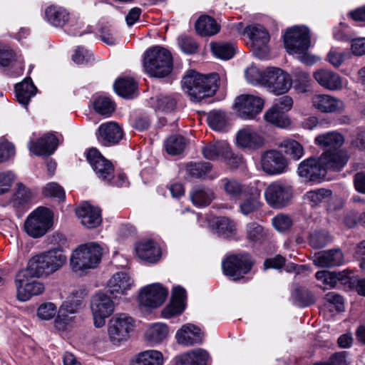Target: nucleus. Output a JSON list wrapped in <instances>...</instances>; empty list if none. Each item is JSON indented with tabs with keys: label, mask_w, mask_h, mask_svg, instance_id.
I'll use <instances>...</instances> for the list:
<instances>
[{
	"label": "nucleus",
	"mask_w": 365,
	"mask_h": 365,
	"mask_svg": "<svg viewBox=\"0 0 365 365\" xmlns=\"http://www.w3.org/2000/svg\"><path fill=\"white\" fill-rule=\"evenodd\" d=\"M347 160V154L344 151L324 152L319 157L302 160L298 165L297 174L305 182L320 183L329 171L340 170Z\"/></svg>",
	"instance_id": "1"
},
{
	"label": "nucleus",
	"mask_w": 365,
	"mask_h": 365,
	"mask_svg": "<svg viewBox=\"0 0 365 365\" xmlns=\"http://www.w3.org/2000/svg\"><path fill=\"white\" fill-rule=\"evenodd\" d=\"M66 260L61 249L53 248L32 257L22 270L36 278L46 277L60 269Z\"/></svg>",
	"instance_id": "2"
},
{
	"label": "nucleus",
	"mask_w": 365,
	"mask_h": 365,
	"mask_svg": "<svg viewBox=\"0 0 365 365\" xmlns=\"http://www.w3.org/2000/svg\"><path fill=\"white\" fill-rule=\"evenodd\" d=\"M284 42L287 52L297 55V58L305 64L312 65L316 62L314 56L308 53L310 47L309 30L304 26H294L287 29Z\"/></svg>",
	"instance_id": "3"
},
{
	"label": "nucleus",
	"mask_w": 365,
	"mask_h": 365,
	"mask_svg": "<svg viewBox=\"0 0 365 365\" xmlns=\"http://www.w3.org/2000/svg\"><path fill=\"white\" fill-rule=\"evenodd\" d=\"M103 249L95 242H89L77 246L71 252L70 266L76 273H84L96 268L101 263Z\"/></svg>",
	"instance_id": "4"
},
{
	"label": "nucleus",
	"mask_w": 365,
	"mask_h": 365,
	"mask_svg": "<svg viewBox=\"0 0 365 365\" xmlns=\"http://www.w3.org/2000/svg\"><path fill=\"white\" fill-rule=\"evenodd\" d=\"M217 80L218 76L216 73L203 76L191 71L183 78L182 85L190 99L198 102L215 94L218 87Z\"/></svg>",
	"instance_id": "5"
},
{
	"label": "nucleus",
	"mask_w": 365,
	"mask_h": 365,
	"mask_svg": "<svg viewBox=\"0 0 365 365\" xmlns=\"http://www.w3.org/2000/svg\"><path fill=\"white\" fill-rule=\"evenodd\" d=\"M145 72L151 77L163 78L173 69V58L169 51L156 46L148 49L144 56Z\"/></svg>",
	"instance_id": "6"
},
{
	"label": "nucleus",
	"mask_w": 365,
	"mask_h": 365,
	"mask_svg": "<svg viewBox=\"0 0 365 365\" xmlns=\"http://www.w3.org/2000/svg\"><path fill=\"white\" fill-rule=\"evenodd\" d=\"M135 322L131 317L125 313L116 314L108 324V336L111 344L120 346L128 340L133 331Z\"/></svg>",
	"instance_id": "7"
},
{
	"label": "nucleus",
	"mask_w": 365,
	"mask_h": 365,
	"mask_svg": "<svg viewBox=\"0 0 365 365\" xmlns=\"http://www.w3.org/2000/svg\"><path fill=\"white\" fill-rule=\"evenodd\" d=\"M53 214L46 207H38L27 217L24 222L26 232L34 238L43 236L52 227Z\"/></svg>",
	"instance_id": "8"
},
{
	"label": "nucleus",
	"mask_w": 365,
	"mask_h": 365,
	"mask_svg": "<svg viewBox=\"0 0 365 365\" xmlns=\"http://www.w3.org/2000/svg\"><path fill=\"white\" fill-rule=\"evenodd\" d=\"M264 100L256 94H241L234 103L236 115L243 120H253L263 110Z\"/></svg>",
	"instance_id": "9"
},
{
	"label": "nucleus",
	"mask_w": 365,
	"mask_h": 365,
	"mask_svg": "<svg viewBox=\"0 0 365 365\" xmlns=\"http://www.w3.org/2000/svg\"><path fill=\"white\" fill-rule=\"evenodd\" d=\"M33 275L20 270L15 276L14 284L16 290V298L20 302H26L32 296L38 295L43 292L44 284L36 280Z\"/></svg>",
	"instance_id": "10"
},
{
	"label": "nucleus",
	"mask_w": 365,
	"mask_h": 365,
	"mask_svg": "<svg viewBox=\"0 0 365 365\" xmlns=\"http://www.w3.org/2000/svg\"><path fill=\"white\" fill-rule=\"evenodd\" d=\"M293 196V188L287 182L277 180L270 183L264 190L267 202L274 208L286 206Z\"/></svg>",
	"instance_id": "11"
},
{
	"label": "nucleus",
	"mask_w": 365,
	"mask_h": 365,
	"mask_svg": "<svg viewBox=\"0 0 365 365\" xmlns=\"http://www.w3.org/2000/svg\"><path fill=\"white\" fill-rule=\"evenodd\" d=\"M244 34L249 38L254 54L260 59L264 58L269 51V35L267 29L260 24H252L246 26Z\"/></svg>",
	"instance_id": "12"
},
{
	"label": "nucleus",
	"mask_w": 365,
	"mask_h": 365,
	"mask_svg": "<svg viewBox=\"0 0 365 365\" xmlns=\"http://www.w3.org/2000/svg\"><path fill=\"white\" fill-rule=\"evenodd\" d=\"M90 307L94 326L101 328L105 325L106 319L113 313L115 305L109 296L98 292L91 298Z\"/></svg>",
	"instance_id": "13"
},
{
	"label": "nucleus",
	"mask_w": 365,
	"mask_h": 365,
	"mask_svg": "<svg viewBox=\"0 0 365 365\" xmlns=\"http://www.w3.org/2000/svg\"><path fill=\"white\" fill-rule=\"evenodd\" d=\"M168 289L160 283L148 284L140 289L138 295L139 304L141 307L156 309L166 300Z\"/></svg>",
	"instance_id": "14"
},
{
	"label": "nucleus",
	"mask_w": 365,
	"mask_h": 365,
	"mask_svg": "<svg viewBox=\"0 0 365 365\" xmlns=\"http://www.w3.org/2000/svg\"><path fill=\"white\" fill-rule=\"evenodd\" d=\"M222 266L226 276L237 280L250 271L252 262L247 254L232 255L222 262Z\"/></svg>",
	"instance_id": "15"
},
{
	"label": "nucleus",
	"mask_w": 365,
	"mask_h": 365,
	"mask_svg": "<svg viewBox=\"0 0 365 365\" xmlns=\"http://www.w3.org/2000/svg\"><path fill=\"white\" fill-rule=\"evenodd\" d=\"M292 80L287 72L281 68L270 67L266 69V86L276 95L287 93L292 87Z\"/></svg>",
	"instance_id": "16"
},
{
	"label": "nucleus",
	"mask_w": 365,
	"mask_h": 365,
	"mask_svg": "<svg viewBox=\"0 0 365 365\" xmlns=\"http://www.w3.org/2000/svg\"><path fill=\"white\" fill-rule=\"evenodd\" d=\"M86 155L88 162L98 178L105 182H110L114 172L112 163L106 160L96 148L89 149Z\"/></svg>",
	"instance_id": "17"
},
{
	"label": "nucleus",
	"mask_w": 365,
	"mask_h": 365,
	"mask_svg": "<svg viewBox=\"0 0 365 365\" xmlns=\"http://www.w3.org/2000/svg\"><path fill=\"white\" fill-rule=\"evenodd\" d=\"M261 166L269 175H279L287 171L288 162L279 151L269 150L262 154Z\"/></svg>",
	"instance_id": "18"
},
{
	"label": "nucleus",
	"mask_w": 365,
	"mask_h": 365,
	"mask_svg": "<svg viewBox=\"0 0 365 365\" xmlns=\"http://www.w3.org/2000/svg\"><path fill=\"white\" fill-rule=\"evenodd\" d=\"M311 103L314 109L324 113H340L345 108V104L341 99L329 94L314 95Z\"/></svg>",
	"instance_id": "19"
},
{
	"label": "nucleus",
	"mask_w": 365,
	"mask_h": 365,
	"mask_svg": "<svg viewBox=\"0 0 365 365\" xmlns=\"http://www.w3.org/2000/svg\"><path fill=\"white\" fill-rule=\"evenodd\" d=\"M76 214L81 225L88 229L96 228L102 222L101 209L87 202L81 203L76 209Z\"/></svg>",
	"instance_id": "20"
},
{
	"label": "nucleus",
	"mask_w": 365,
	"mask_h": 365,
	"mask_svg": "<svg viewBox=\"0 0 365 365\" xmlns=\"http://www.w3.org/2000/svg\"><path fill=\"white\" fill-rule=\"evenodd\" d=\"M97 138L104 145L109 146L118 143L123 138L122 128L115 122L102 123L98 128Z\"/></svg>",
	"instance_id": "21"
},
{
	"label": "nucleus",
	"mask_w": 365,
	"mask_h": 365,
	"mask_svg": "<svg viewBox=\"0 0 365 365\" xmlns=\"http://www.w3.org/2000/svg\"><path fill=\"white\" fill-rule=\"evenodd\" d=\"M133 286V279L125 272H118L113 274L107 283L108 292L115 297L125 295Z\"/></svg>",
	"instance_id": "22"
},
{
	"label": "nucleus",
	"mask_w": 365,
	"mask_h": 365,
	"mask_svg": "<svg viewBox=\"0 0 365 365\" xmlns=\"http://www.w3.org/2000/svg\"><path fill=\"white\" fill-rule=\"evenodd\" d=\"M175 339L179 344L192 346L202 343L203 333L196 325L187 323L176 331Z\"/></svg>",
	"instance_id": "23"
},
{
	"label": "nucleus",
	"mask_w": 365,
	"mask_h": 365,
	"mask_svg": "<svg viewBox=\"0 0 365 365\" xmlns=\"http://www.w3.org/2000/svg\"><path fill=\"white\" fill-rule=\"evenodd\" d=\"M137 256L149 263L157 262L161 257V251L158 245L151 240H143L135 245Z\"/></svg>",
	"instance_id": "24"
},
{
	"label": "nucleus",
	"mask_w": 365,
	"mask_h": 365,
	"mask_svg": "<svg viewBox=\"0 0 365 365\" xmlns=\"http://www.w3.org/2000/svg\"><path fill=\"white\" fill-rule=\"evenodd\" d=\"M58 143V138L53 134L48 133L36 142L31 140L29 143V149L36 155H50L56 150Z\"/></svg>",
	"instance_id": "25"
},
{
	"label": "nucleus",
	"mask_w": 365,
	"mask_h": 365,
	"mask_svg": "<svg viewBox=\"0 0 365 365\" xmlns=\"http://www.w3.org/2000/svg\"><path fill=\"white\" fill-rule=\"evenodd\" d=\"M313 76L322 87L327 90L339 91L343 88L342 78L333 71L319 69L314 73Z\"/></svg>",
	"instance_id": "26"
},
{
	"label": "nucleus",
	"mask_w": 365,
	"mask_h": 365,
	"mask_svg": "<svg viewBox=\"0 0 365 365\" xmlns=\"http://www.w3.org/2000/svg\"><path fill=\"white\" fill-rule=\"evenodd\" d=\"M236 142L239 147L255 150L263 145L264 138L254 129L246 127L237 132Z\"/></svg>",
	"instance_id": "27"
},
{
	"label": "nucleus",
	"mask_w": 365,
	"mask_h": 365,
	"mask_svg": "<svg viewBox=\"0 0 365 365\" xmlns=\"http://www.w3.org/2000/svg\"><path fill=\"white\" fill-rule=\"evenodd\" d=\"M315 265L322 267L340 266L344 262V255L340 250H330L316 253L313 257Z\"/></svg>",
	"instance_id": "28"
},
{
	"label": "nucleus",
	"mask_w": 365,
	"mask_h": 365,
	"mask_svg": "<svg viewBox=\"0 0 365 365\" xmlns=\"http://www.w3.org/2000/svg\"><path fill=\"white\" fill-rule=\"evenodd\" d=\"M315 144L324 148H327L326 152L334 153L336 151H344L339 150L343 145L344 138L339 133L331 131L319 135L315 138Z\"/></svg>",
	"instance_id": "29"
},
{
	"label": "nucleus",
	"mask_w": 365,
	"mask_h": 365,
	"mask_svg": "<svg viewBox=\"0 0 365 365\" xmlns=\"http://www.w3.org/2000/svg\"><path fill=\"white\" fill-rule=\"evenodd\" d=\"M203 156L211 160L227 159L230 154V146L225 141L211 143L202 148Z\"/></svg>",
	"instance_id": "30"
},
{
	"label": "nucleus",
	"mask_w": 365,
	"mask_h": 365,
	"mask_svg": "<svg viewBox=\"0 0 365 365\" xmlns=\"http://www.w3.org/2000/svg\"><path fill=\"white\" fill-rule=\"evenodd\" d=\"M170 329L167 324L161 322L151 324L145 333V337L152 345L162 343L169 336Z\"/></svg>",
	"instance_id": "31"
},
{
	"label": "nucleus",
	"mask_w": 365,
	"mask_h": 365,
	"mask_svg": "<svg viewBox=\"0 0 365 365\" xmlns=\"http://www.w3.org/2000/svg\"><path fill=\"white\" fill-rule=\"evenodd\" d=\"M16 97L18 102L26 107L31 98L35 96L36 88L31 78H26L15 86Z\"/></svg>",
	"instance_id": "32"
},
{
	"label": "nucleus",
	"mask_w": 365,
	"mask_h": 365,
	"mask_svg": "<svg viewBox=\"0 0 365 365\" xmlns=\"http://www.w3.org/2000/svg\"><path fill=\"white\" fill-rule=\"evenodd\" d=\"M220 187L232 200H237L246 194L245 186L234 178H225L220 181Z\"/></svg>",
	"instance_id": "33"
},
{
	"label": "nucleus",
	"mask_w": 365,
	"mask_h": 365,
	"mask_svg": "<svg viewBox=\"0 0 365 365\" xmlns=\"http://www.w3.org/2000/svg\"><path fill=\"white\" fill-rule=\"evenodd\" d=\"M208 353L201 349H195L179 356L176 365H207Z\"/></svg>",
	"instance_id": "34"
},
{
	"label": "nucleus",
	"mask_w": 365,
	"mask_h": 365,
	"mask_svg": "<svg viewBox=\"0 0 365 365\" xmlns=\"http://www.w3.org/2000/svg\"><path fill=\"white\" fill-rule=\"evenodd\" d=\"M245 198L240 202V211L244 215H248L259 210L262 206L260 192L257 189L244 195Z\"/></svg>",
	"instance_id": "35"
},
{
	"label": "nucleus",
	"mask_w": 365,
	"mask_h": 365,
	"mask_svg": "<svg viewBox=\"0 0 365 365\" xmlns=\"http://www.w3.org/2000/svg\"><path fill=\"white\" fill-rule=\"evenodd\" d=\"M46 20L53 26L62 27L67 24L70 19V14L63 7L50 6L45 11Z\"/></svg>",
	"instance_id": "36"
},
{
	"label": "nucleus",
	"mask_w": 365,
	"mask_h": 365,
	"mask_svg": "<svg viewBox=\"0 0 365 365\" xmlns=\"http://www.w3.org/2000/svg\"><path fill=\"white\" fill-rule=\"evenodd\" d=\"M245 232L247 240L253 244H262L269 237L268 231L255 222H251L246 225Z\"/></svg>",
	"instance_id": "37"
},
{
	"label": "nucleus",
	"mask_w": 365,
	"mask_h": 365,
	"mask_svg": "<svg viewBox=\"0 0 365 365\" xmlns=\"http://www.w3.org/2000/svg\"><path fill=\"white\" fill-rule=\"evenodd\" d=\"M113 87L118 95L125 98L134 97L138 89L137 83L133 78L129 77L118 78Z\"/></svg>",
	"instance_id": "38"
},
{
	"label": "nucleus",
	"mask_w": 365,
	"mask_h": 365,
	"mask_svg": "<svg viewBox=\"0 0 365 365\" xmlns=\"http://www.w3.org/2000/svg\"><path fill=\"white\" fill-rule=\"evenodd\" d=\"M163 354L156 350H148L138 354L130 365H163Z\"/></svg>",
	"instance_id": "39"
},
{
	"label": "nucleus",
	"mask_w": 365,
	"mask_h": 365,
	"mask_svg": "<svg viewBox=\"0 0 365 365\" xmlns=\"http://www.w3.org/2000/svg\"><path fill=\"white\" fill-rule=\"evenodd\" d=\"M264 119L266 122L280 128H287L291 125L288 115L273 106L264 113Z\"/></svg>",
	"instance_id": "40"
},
{
	"label": "nucleus",
	"mask_w": 365,
	"mask_h": 365,
	"mask_svg": "<svg viewBox=\"0 0 365 365\" xmlns=\"http://www.w3.org/2000/svg\"><path fill=\"white\" fill-rule=\"evenodd\" d=\"M195 29L200 36H212L218 33L220 26L209 16H201L195 23Z\"/></svg>",
	"instance_id": "41"
},
{
	"label": "nucleus",
	"mask_w": 365,
	"mask_h": 365,
	"mask_svg": "<svg viewBox=\"0 0 365 365\" xmlns=\"http://www.w3.org/2000/svg\"><path fill=\"white\" fill-rule=\"evenodd\" d=\"M217 234L224 238H230L237 234L236 223L232 220L222 217L216 221Z\"/></svg>",
	"instance_id": "42"
},
{
	"label": "nucleus",
	"mask_w": 365,
	"mask_h": 365,
	"mask_svg": "<svg viewBox=\"0 0 365 365\" xmlns=\"http://www.w3.org/2000/svg\"><path fill=\"white\" fill-rule=\"evenodd\" d=\"M315 277L324 285L333 288L336 286L338 281H344V278L346 277V274L345 271L334 272L323 270L317 272Z\"/></svg>",
	"instance_id": "43"
},
{
	"label": "nucleus",
	"mask_w": 365,
	"mask_h": 365,
	"mask_svg": "<svg viewBox=\"0 0 365 365\" xmlns=\"http://www.w3.org/2000/svg\"><path fill=\"white\" fill-rule=\"evenodd\" d=\"M192 203L197 207L208 205L214 198L213 192L208 188H195L190 193Z\"/></svg>",
	"instance_id": "44"
},
{
	"label": "nucleus",
	"mask_w": 365,
	"mask_h": 365,
	"mask_svg": "<svg viewBox=\"0 0 365 365\" xmlns=\"http://www.w3.org/2000/svg\"><path fill=\"white\" fill-rule=\"evenodd\" d=\"M331 195L330 190L318 188L307 192L304 195V200L314 207L329 199Z\"/></svg>",
	"instance_id": "45"
},
{
	"label": "nucleus",
	"mask_w": 365,
	"mask_h": 365,
	"mask_svg": "<svg viewBox=\"0 0 365 365\" xmlns=\"http://www.w3.org/2000/svg\"><path fill=\"white\" fill-rule=\"evenodd\" d=\"M210 47L213 54L217 58L223 60L232 58L236 51L235 46L230 43H211Z\"/></svg>",
	"instance_id": "46"
},
{
	"label": "nucleus",
	"mask_w": 365,
	"mask_h": 365,
	"mask_svg": "<svg viewBox=\"0 0 365 365\" xmlns=\"http://www.w3.org/2000/svg\"><path fill=\"white\" fill-rule=\"evenodd\" d=\"M280 147L284 150V153L294 160H299L304 154L303 146L297 140H284Z\"/></svg>",
	"instance_id": "47"
},
{
	"label": "nucleus",
	"mask_w": 365,
	"mask_h": 365,
	"mask_svg": "<svg viewBox=\"0 0 365 365\" xmlns=\"http://www.w3.org/2000/svg\"><path fill=\"white\" fill-rule=\"evenodd\" d=\"M75 316L65 312L63 309H59L54 320V327L59 331H67L72 328Z\"/></svg>",
	"instance_id": "48"
},
{
	"label": "nucleus",
	"mask_w": 365,
	"mask_h": 365,
	"mask_svg": "<svg viewBox=\"0 0 365 365\" xmlns=\"http://www.w3.org/2000/svg\"><path fill=\"white\" fill-rule=\"evenodd\" d=\"M186 142L181 135H172L165 143L166 151L173 155L180 154L185 149Z\"/></svg>",
	"instance_id": "49"
},
{
	"label": "nucleus",
	"mask_w": 365,
	"mask_h": 365,
	"mask_svg": "<svg viewBox=\"0 0 365 365\" xmlns=\"http://www.w3.org/2000/svg\"><path fill=\"white\" fill-rule=\"evenodd\" d=\"M207 122L210 127L220 131L222 130L227 124L225 113L222 110H212L207 115Z\"/></svg>",
	"instance_id": "50"
},
{
	"label": "nucleus",
	"mask_w": 365,
	"mask_h": 365,
	"mask_svg": "<svg viewBox=\"0 0 365 365\" xmlns=\"http://www.w3.org/2000/svg\"><path fill=\"white\" fill-rule=\"evenodd\" d=\"M93 108L100 115L108 116L115 110L113 102L106 97H98L93 102Z\"/></svg>",
	"instance_id": "51"
},
{
	"label": "nucleus",
	"mask_w": 365,
	"mask_h": 365,
	"mask_svg": "<svg viewBox=\"0 0 365 365\" xmlns=\"http://www.w3.org/2000/svg\"><path fill=\"white\" fill-rule=\"evenodd\" d=\"M295 302L301 307H307L314 303V295L305 287H298L292 293Z\"/></svg>",
	"instance_id": "52"
},
{
	"label": "nucleus",
	"mask_w": 365,
	"mask_h": 365,
	"mask_svg": "<svg viewBox=\"0 0 365 365\" xmlns=\"http://www.w3.org/2000/svg\"><path fill=\"white\" fill-rule=\"evenodd\" d=\"M211 169V164L206 162L190 163L187 165V172L196 178L205 176Z\"/></svg>",
	"instance_id": "53"
},
{
	"label": "nucleus",
	"mask_w": 365,
	"mask_h": 365,
	"mask_svg": "<svg viewBox=\"0 0 365 365\" xmlns=\"http://www.w3.org/2000/svg\"><path fill=\"white\" fill-rule=\"evenodd\" d=\"M31 197V192L22 184H18V189L16 191L11 202L14 207H20L28 202Z\"/></svg>",
	"instance_id": "54"
},
{
	"label": "nucleus",
	"mask_w": 365,
	"mask_h": 365,
	"mask_svg": "<svg viewBox=\"0 0 365 365\" xmlns=\"http://www.w3.org/2000/svg\"><path fill=\"white\" fill-rule=\"evenodd\" d=\"M245 76L252 84H262L264 86L266 81V70L261 71L256 66H251L245 71Z\"/></svg>",
	"instance_id": "55"
},
{
	"label": "nucleus",
	"mask_w": 365,
	"mask_h": 365,
	"mask_svg": "<svg viewBox=\"0 0 365 365\" xmlns=\"http://www.w3.org/2000/svg\"><path fill=\"white\" fill-rule=\"evenodd\" d=\"M351 57V54L346 51H341L332 48L328 53L327 59L334 67L339 68L346 59Z\"/></svg>",
	"instance_id": "56"
},
{
	"label": "nucleus",
	"mask_w": 365,
	"mask_h": 365,
	"mask_svg": "<svg viewBox=\"0 0 365 365\" xmlns=\"http://www.w3.org/2000/svg\"><path fill=\"white\" fill-rule=\"evenodd\" d=\"M330 241L329 234L325 231H317L310 235L309 243L315 248L325 246Z\"/></svg>",
	"instance_id": "57"
},
{
	"label": "nucleus",
	"mask_w": 365,
	"mask_h": 365,
	"mask_svg": "<svg viewBox=\"0 0 365 365\" xmlns=\"http://www.w3.org/2000/svg\"><path fill=\"white\" fill-rule=\"evenodd\" d=\"M272 225L279 232H284L289 229L292 225L291 217L284 214L276 215L272 220Z\"/></svg>",
	"instance_id": "58"
},
{
	"label": "nucleus",
	"mask_w": 365,
	"mask_h": 365,
	"mask_svg": "<svg viewBox=\"0 0 365 365\" xmlns=\"http://www.w3.org/2000/svg\"><path fill=\"white\" fill-rule=\"evenodd\" d=\"M185 309V306L170 300V302L161 311V316L165 319H170L181 314Z\"/></svg>",
	"instance_id": "59"
},
{
	"label": "nucleus",
	"mask_w": 365,
	"mask_h": 365,
	"mask_svg": "<svg viewBox=\"0 0 365 365\" xmlns=\"http://www.w3.org/2000/svg\"><path fill=\"white\" fill-rule=\"evenodd\" d=\"M56 307L53 303L46 302L39 306L37 315L41 319L49 320L56 315Z\"/></svg>",
	"instance_id": "60"
},
{
	"label": "nucleus",
	"mask_w": 365,
	"mask_h": 365,
	"mask_svg": "<svg viewBox=\"0 0 365 365\" xmlns=\"http://www.w3.org/2000/svg\"><path fill=\"white\" fill-rule=\"evenodd\" d=\"M15 175L11 171L0 173V195L9 191Z\"/></svg>",
	"instance_id": "61"
},
{
	"label": "nucleus",
	"mask_w": 365,
	"mask_h": 365,
	"mask_svg": "<svg viewBox=\"0 0 365 365\" xmlns=\"http://www.w3.org/2000/svg\"><path fill=\"white\" fill-rule=\"evenodd\" d=\"M178 44L181 50L188 54L194 53L197 49V44L190 37L180 36L178 38Z\"/></svg>",
	"instance_id": "62"
},
{
	"label": "nucleus",
	"mask_w": 365,
	"mask_h": 365,
	"mask_svg": "<svg viewBox=\"0 0 365 365\" xmlns=\"http://www.w3.org/2000/svg\"><path fill=\"white\" fill-rule=\"evenodd\" d=\"M14 155V145L6 140H0V163L6 161Z\"/></svg>",
	"instance_id": "63"
},
{
	"label": "nucleus",
	"mask_w": 365,
	"mask_h": 365,
	"mask_svg": "<svg viewBox=\"0 0 365 365\" xmlns=\"http://www.w3.org/2000/svg\"><path fill=\"white\" fill-rule=\"evenodd\" d=\"M92 58V53L83 47H78L72 56V60L77 64H83L88 62Z\"/></svg>",
	"instance_id": "64"
}]
</instances>
